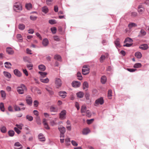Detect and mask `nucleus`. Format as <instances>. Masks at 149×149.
Returning <instances> with one entry per match:
<instances>
[{
  "instance_id": "nucleus-63",
  "label": "nucleus",
  "mask_w": 149,
  "mask_h": 149,
  "mask_svg": "<svg viewBox=\"0 0 149 149\" xmlns=\"http://www.w3.org/2000/svg\"><path fill=\"white\" fill-rule=\"evenodd\" d=\"M36 35L38 37L40 40H42V37L41 36L40 34L38 32H37L36 34Z\"/></svg>"
},
{
  "instance_id": "nucleus-60",
  "label": "nucleus",
  "mask_w": 149,
  "mask_h": 149,
  "mask_svg": "<svg viewBox=\"0 0 149 149\" xmlns=\"http://www.w3.org/2000/svg\"><path fill=\"white\" fill-rule=\"evenodd\" d=\"M137 13L135 12H133L131 13V15L133 17H135L137 16Z\"/></svg>"
},
{
  "instance_id": "nucleus-64",
  "label": "nucleus",
  "mask_w": 149,
  "mask_h": 149,
  "mask_svg": "<svg viewBox=\"0 0 149 149\" xmlns=\"http://www.w3.org/2000/svg\"><path fill=\"white\" fill-rule=\"evenodd\" d=\"M54 39L55 40L58 41L60 40V39L57 36H55L54 37Z\"/></svg>"
},
{
  "instance_id": "nucleus-20",
  "label": "nucleus",
  "mask_w": 149,
  "mask_h": 149,
  "mask_svg": "<svg viewBox=\"0 0 149 149\" xmlns=\"http://www.w3.org/2000/svg\"><path fill=\"white\" fill-rule=\"evenodd\" d=\"M49 44V41L47 38H45L43 39L42 42V44L45 46H47Z\"/></svg>"
},
{
  "instance_id": "nucleus-35",
  "label": "nucleus",
  "mask_w": 149,
  "mask_h": 149,
  "mask_svg": "<svg viewBox=\"0 0 149 149\" xmlns=\"http://www.w3.org/2000/svg\"><path fill=\"white\" fill-rule=\"evenodd\" d=\"M0 109L2 111L4 112L5 111V109L3 103V102H1L0 103Z\"/></svg>"
},
{
  "instance_id": "nucleus-53",
  "label": "nucleus",
  "mask_w": 149,
  "mask_h": 149,
  "mask_svg": "<svg viewBox=\"0 0 149 149\" xmlns=\"http://www.w3.org/2000/svg\"><path fill=\"white\" fill-rule=\"evenodd\" d=\"M23 60L25 62H30V60L29 58L27 56H25L23 57Z\"/></svg>"
},
{
  "instance_id": "nucleus-1",
  "label": "nucleus",
  "mask_w": 149,
  "mask_h": 149,
  "mask_svg": "<svg viewBox=\"0 0 149 149\" xmlns=\"http://www.w3.org/2000/svg\"><path fill=\"white\" fill-rule=\"evenodd\" d=\"M17 91L19 94H23L24 91H26L27 89L25 86L22 84L17 87Z\"/></svg>"
},
{
  "instance_id": "nucleus-39",
  "label": "nucleus",
  "mask_w": 149,
  "mask_h": 149,
  "mask_svg": "<svg viewBox=\"0 0 149 149\" xmlns=\"http://www.w3.org/2000/svg\"><path fill=\"white\" fill-rule=\"evenodd\" d=\"M46 90L49 92L50 95H52L54 94V92L52 91V89L49 88H46Z\"/></svg>"
},
{
  "instance_id": "nucleus-37",
  "label": "nucleus",
  "mask_w": 149,
  "mask_h": 149,
  "mask_svg": "<svg viewBox=\"0 0 149 149\" xmlns=\"http://www.w3.org/2000/svg\"><path fill=\"white\" fill-rule=\"evenodd\" d=\"M65 142L66 145L68 146L70 144V139L69 138H66L65 139Z\"/></svg>"
},
{
  "instance_id": "nucleus-19",
  "label": "nucleus",
  "mask_w": 149,
  "mask_h": 149,
  "mask_svg": "<svg viewBox=\"0 0 149 149\" xmlns=\"http://www.w3.org/2000/svg\"><path fill=\"white\" fill-rule=\"evenodd\" d=\"M90 94L88 93H86L85 94V97L86 99L87 100V103L88 104H89L91 102V101L89 99Z\"/></svg>"
},
{
  "instance_id": "nucleus-47",
  "label": "nucleus",
  "mask_w": 149,
  "mask_h": 149,
  "mask_svg": "<svg viewBox=\"0 0 149 149\" xmlns=\"http://www.w3.org/2000/svg\"><path fill=\"white\" fill-rule=\"evenodd\" d=\"M51 31L52 33L54 34L56 33L57 29L56 27H53L51 28Z\"/></svg>"
},
{
  "instance_id": "nucleus-38",
  "label": "nucleus",
  "mask_w": 149,
  "mask_h": 149,
  "mask_svg": "<svg viewBox=\"0 0 149 149\" xmlns=\"http://www.w3.org/2000/svg\"><path fill=\"white\" fill-rule=\"evenodd\" d=\"M141 64L140 63H137L134 64L133 67L135 68H138L141 67Z\"/></svg>"
},
{
  "instance_id": "nucleus-28",
  "label": "nucleus",
  "mask_w": 149,
  "mask_h": 149,
  "mask_svg": "<svg viewBox=\"0 0 149 149\" xmlns=\"http://www.w3.org/2000/svg\"><path fill=\"white\" fill-rule=\"evenodd\" d=\"M107 81V78L105 76H103L102 77L101 79V81L102 84H104Z\"/></svg>"
},
{
  "instance_id": "nucleus-9",
  "label": "nucleus",
  "mask_w": 149,
  "mask_h": 149,
  "mask_svg": "<svg viewBox=\"0 0 149 149\" xmlns=\"http://www.w3.org/2000/svg\"><path fill=\"white\" fill-rule=\"evenodd\" d=\"M55 84L58 88L61 87L62 85L61 80L59 78H56L55 79Z\"/></svg>"
},
{
  "instance_id": "nucleus-58",
  "label": "nucleus",
  "mask_w": 149,
  "mask_h": 149,
  "mask_svg": "<svg viewBox=\"0 0 149 149\" xmlns=\"http://www.w3.org/2000/svg\"><path fill=\"white\" fill-rule=\"evenodd\" d=\"M26 66L29 69L31 70L32 69L33 65L32 64H29L26 65Z\"/></svg>"
},
{
  "instance_id": "nucleus-52",
  "label": "nucleus",
  "mask_w": 149,
  "mask_h": 149,
  "mask_svg": "<svg viewBox=\"0 0 149 149\" xmlns=\"http://www.w3.org/2000/svg\"><path fill=\"white\" fill-rule=\"evenodd\" d=\"M86 116L88 117H90L91 116V113L90 111L89 110H87L86 112Z\"/></svg>"
},
{
  "instance_id": "nucleus-31",
  "label": "nucleus",
  "mask_w": 149,
  "mask_h": 149,
  "mask_svg": "<svg viewBox=\"0 0 149 149\" xmlns=\"http://www.w3.org/2000/svg\"><path fill=\"white\" fill-rule=\"evenodd\" d=\"M84 95V93L81 92H79L77 93V97L79 98H82L83 97Z\"/></svg>"
},
{
  "instance_id": "nucleus-41",
  "label": "nucleus",
  "mask_w": 149,
  "mask_h": 149,
  "mask_svg": "<svg viewBox=\"0 0 149 149\" xmlns=\"http://www.w3.org/2000/svg\"><path fill=\"white\" fill-rule=\"evenodd\" d=\"M25 7L28 10H30L32 8V5L30 3H28L26 4Z\"/></svg>"
},
{
  "instance_id": "nucleus-54",
  "label": "nucleus",
  "mask_w": 149,
  "mask_h": 149,
  "mask_svg": "<svg viewBox=\"0 0 149 149\" xmlns=\"http://www.w3.org/2000/svg\"><path fill=\"white\" fill-rule=\"evenodd\" d=\"M37 17L33 15L30 16V19L32 21L36 20L37 19Z\"/></svg>"
},
{
  "instance_id": "nucleus-11",
  "label": "nucleus",
  "mask_w": 149,
  "mask_h": 149,
  "mask_svg": "<svg viewBox=\"0 0 149 149\" xmlns=\"http://www.w3.org/2000/svg\"><path fill=\"white\" fill-rule=\"evenodd\" d=\"M6 52L9 55H13L14 53V51L12 48L10 47H8L6 48Z\"/></svg>"
},
{
  "instance_id": "nucleus-26",
  "label": "nucleus",
  "mask_w": 149,
  "mask_h": 149,
  "mask_svg": "<svg viewBox=\"0 0 149 149\" xmlns=\"http://www.w3.org/2000/svg\"><path fill=\"white\" fill-rule=\"evenodd\" d=\"M115 44L116 47H120V39L118 38L116 39L114 42Z\"/></svg>"
},
{
  "instance_id": "nucleus-57",
  "label": "nucleus",
  "mask_w": 149,
  "mask_h": 149,
  "mask_svg": "<svg viewBox=\"0 0 149 149\" xmlns=\"http://www.w3.org/2000/svg\"><path fill=\"white\" fill-rule=\"evenodd\" d=\"M127 70L131 72H134L136 70L135 68H127Z\"/></svg>"
},
{
  "instance_id": "nucleus-51",
  "label": "nucleus",
  "mask_w": 149,
  "mask_h": 149,
  "mask_svg": "<svg viewBox=\"0 0 149 149\" xmlns=\"http://www.w3.org/2000/svg\"><path fill=\"white\" fill-rule=\"evenodd\" d=\"M36 122L38 124L40 125L41 124L40 119L39 116L36 117Z\"/></svg>"
},
{
  "instance_id": "nucleus-12",
  "label": "nucleus",
  "mask_w": 149,
  "mask_h": 149,
  "mask_svg": "<svg viewBox=\"0 0 149 149\" xmlns=\"http://www.w3.org/2000/svg\"><path fill=\"white\" fill-rule=\"evenodd\" d=\"M146 34V31L144 30L143 29H141L139 35L138 36L139 37H141L145 36Z\"/></svg>"
},
{
  "instance_id": "nucleus-25",
  "label": "nucleus",
  "mask_w": 149,
  "mask_h": 149,
  "mask_svg": "<svg viewBox=\"0 0 149 149\" xmlns=\"http://www.w3.org/2000/svg\"><path fill=\"white\" fill-rule=\"evenodd\" d=\"M86 111V107L84 105L82 106L81 110V113H85Z\"/></svg>"
},
{
  "instance_id": "nucleus-22",
  "label": "nucleus",
  "mask_w": 149,
  "mask_h": 149,
  "mask_svg": "<svg viewBox=\"0 0 149 149\" xmlns=\"http://www.w3.org/2000/svg\"><path fill=\"white\" fill-rule=\"evenodd\" d=\"M54 59L57 61L61 62L62 61L61 57V56L58 54H56L54 55Z\"/></svg>"
},
{
  "instance_id": "nucleus-27",
  "label": "nucleus",
  "mask_w": 149,
  "mask_h": 149,
  "mask_svg": "<svg viewBox=\"0 0 149 149\" xmlns=\"http://www.w3.org/2000/svg\"><path fill=\"white\" fill-rule=\"evenodd\" d=\"M135 56L138 59L141 58L142 57V54L141 53L139 52H136L135 54Z\"/></svg>"
},
{
  "instance_id": "nucleus-2",
  "label": "nucleus",
  "mask_w": 149,
  "mask_h": 149,
  "mask_svg": "<svg viewBox=\"0 0 149 149\" xmlns=\"http://www.w3.org/2000/svg\"><path fill=\"white\" fill-rule=\"evenodd\" d=\"M13 9L15 11L18 12L22 10V7L21 4L19 3H15L13 6Z\"/></svg>"
},
{
  "instance_id": "nucleus-46",
  "label": "nucleus",
  "mask_w": 149,
  "mask_h": 149,
  "mask_svg": "<svg viewBox=\"0 0 149 149\" xmlns=\"http://www.w3.org/2000/svg\"><path fill=\"white\" fill-rule=\"evenodd\" d=\"M49 22L51 24H54L56 23V20L53 19H51L49 21Z\"/></svg>"
},
{
  "instance_id": "nucleus-59",
  "label": "nucleus",
  "mask_w": 149,
  "mask_h": 149,
  "mask_svg": "<svg viewBox=\"0 0 149 149\" xmlns=\"http://www.w3.org/2000/svg\"><path fill=\"white\" fill-rule=\"evenodd\" d=\"M71 143L74 146H77L78 145V143L74 141H71Z\"/></svg>"
},
{
  "instance_id": "nucleus-24",
  "label": "nucleus",
  "mask_w": 149,
  "mask_h": 149,
  "mask_svg": "<svg viewBox=\"0 0 149 149\" xmlns=\"http://www.w3.org/2000/svg\"><path fill=\"white\" fill-rule=\"evenodd\" d=\"M58 129L60 131V133L64 134L65 132V129L63 126H61L58 127Z\"/></svg>"
},
{
  "instance_id": "nucleus-62",
  "label": "nucleus",
  "mask_w": 149,
  "mask_h": 149,
  "mask_svg": "<svg viewBox=\"0 0 149 149\" xmlns=\"http://www.w3.org/2000/svg\"><path fill=\"white\" fill-rule=\"evenodd\" d=\"M93 120H94V119H91L90 120H87V123L88 124H91L93 122Z\"/></svg>"
},
{
  "instance_id": "nucleus-43",
  "label": "nucleus",
  "mask_w": 149,
  "mask_h": 149,
  "mask_svg": "<svg viewBox=\"0 0 149 149\" xmlns=\"http://www.w3.org/2000/svg\"><path fill=\"white\" fill-rule=\"evenodd\" d=\"M9 135L10 136H13L15 134V132L13 130H10L8 132Z\"/></svg>"
},
{
  "instance_id": "nucleus-5",
  "label": "nucleus",
  "mask_w": 149,
  "mask_h": 149,
  "mask_svg": "<svg viewBox=\"0 0 149 149\" xmlns=\"http://www.w3.org/2000/svg\"><path fill=\"white\" fill-rule=\"evenodd\" d=\"M104 102L103 98L102 97H101L96 100L95 102L94 105L97 106L99 104H102Z\"/></svg>"
},
{
  "instance_id": "nucleus-13",
  "label": "nucleus",
  "mask_w": 149,
  "mask_h": 149,
  "mask_svg": "<svg viewBox=\"0 0 149 149\" xmlns=\"http://www.w3.org/2000/svg\"><path fill=\"white\" fill-rule=\"evenodd\" d=\"M14 148L15 149H21L22 148V146L19 142H17L15 143Z\"/></svg>"
},
{
  "instance_id": "nucleus-30",
  "label": "nucleus",
  "mask_w": 149,
  "mask_h": 149,
  "mask_svg": "<svg viewBox=\"0 0 149 149\" xmlns=\"http://www.w3.org/2000/svg\"><path fill=\"white\" fill-rule=\"evenodd\" d=\"M5 67L7 68H11V64L10 63L8 62H6L4 63Z\"/></svg>"
},
{
  "instance_id": "nucleus-61",
  "label": "nucleus",
  "mask_w": 149,
  "mask_h": 149,
  "mask_svg": "<svg viewBox=\"0 0 149 149\" xmlns=\"http://www.w3.org/2000/svg\"><path fill=\"white\" fill-rule=\"evenodd\" d=\"M14 130L18 134H19L21 132V131L19 130L17 127H14Z\"/></svg>"
},
{
  "instance_id": "nucleus-4",
  "label": "nucleus",
  "mask_w": 149,
  "mask_h": 149,
  "mask_svg": "<svg viewBox=\"0 0 149 149\" xmlns=\"http://www.w3.org/2000/svg\"><path fill=\"white\" fill-rule=\"evenodd\" d=\"M66 111L64 110L61 111L59 114V118L61 120H64L66 118Z\"/></svg>"
},
{
  "instance_id": "nucleus-15",
  "label": "nucleus",
  "mask_w": 149,
  "mask_h": 149,
  "mask_svg": "<svg viewBox=\"0 0 149 149\" xmlns=\"http://www.w3.org/2000/svg\"><path fill=\"white\" fill-rule=\"evenodd\" d=\"M148 48V45L146 44L141 45L139 47V48L143 50H146Z\"/></svg>"
},
{
  "instance_id": "nucleus-42",
  "label": "nucleus",
  "mask_w": 149,
  "mask_h": 149,
  "mask_svg": "<svg viewBox=\"0 0 149 149\" xmlns=\"http://www.w3.org/2000/svg\"><path fill=\"white\" fill-rule=\"evenodd\" d=\"M112 91L111 90H109L108 92V97L109 99L111 98Z\"/></svg>"
},
{
  "instance_id": "nucleus-14",
  "label": "nucleus",
  "mask_w": 149,
  "mask_h": 149,
  "mask_svg": "<svg viewBox=\"0 0 149 149\" xmlns=\"http://www.w3.org/2000/svg\"><path fill=\"white\" fill-rule=\"evenodd\" d=\"M31 90L32 92H36L38 94H40L41 93L40 90L36 87L32 88L31 89Z\"/></svg>"
},
{
  "instance_id": "nucleus-48",
  "label": "nucleus",
  "mask_w": 149,
  "mask_h": 149,
  "mask_svg": "<svg viewBox=\"0 0 149 149\" xmlns=\"http://www.w3.org/2000/svg\"><path fill=\"white\" fill-rule=\"evenodd\" d=\"M14 108L15 111H18L21 110V109L20 107L16 105L14 106Z\"/></svg>"
},
{
  "instance_id": "nucleus-29",
  "label": "nucleus",
  "mask_w": 149,
  "mask_h": 149,
  "mask_svg": "<svg viewBox=\"0 0 149 149\" xmlns=\"http://www.w3.org/2000/svg\"><path fill=\"white\" fill-rule=\"evenodd\" d=\"M58 110L57 108L53 106H51L50 108V111L52 112H57Z\"/></svg>"
},
{
  "instance_id": "nucleus-3",
  "label": "nucleus",
  "mask_w": 149,
  "mask_h": 149,
  "mask_svg": "<svg viewBox=\"0 0 149 149\" xmlns=\"http://www.w3.org/2000/svg\"><path fill=\"white\" fill-rule=\"evenodd\" d=\"M89 68L87 65H84L82 70V74H88L89 72Z\"/></svg>"
},
{
  "instance_id": "nucleus-49",
  "label": "nucleus",
  "mask_w": 149,
  "mask_h": 149,
  "mask_svg": "<svg viewBox=\"0 0 149 149\" xmlns=\"http://www.w3.org/2000/svg\"><path fill=\"white\" fill-rule=\"evenodd\" d=\"M26 118L30 121H31L33 120V117L30 116L29 115H26Z\"/></svg>"
},
{
  "instance_id": "nucleus-33",
  "label": "nucleus",
  "mask_w": 149,
  "mask_h": 149,
  "mask_svg": "<svg viewBox=\"0 0 149 149\" xmlns=\"http://www.w3.org/2000/svg\"><path fill=\"white\" fill-rule=\"evenodd\" d=\"M133 42V40L132 39L129 37H127L125 39L124 42L125 43L127 42H129L130 43H132Z\"/></svg>"
},
{
  "instance_id": "nucleus-23",
  "label": "nucleus",
  "mask_w": 149,
  "mask_h": 149,
  "mask_svg": "<svg viewBox=\"0 0 149 149\" xmlns=\"http://www.w3.org/2000/svg\"><path fill=\"white\" fill-rule=\"evenodd\" d=\"M88 87V83L86 81H85L83 84V89L85 91H87Z\"/></svg>"
},
{
  "instance_id": "nucleus-44",
  "label": "nucleus",
  "mask_w": 149,
  "mask_h": 149,
  "mask_svg": "<svg viewBox=\"0 0 149 149\" xmlns=\"http://www.w3.org/2000/svg\"><path fill=\"white\" fill-rule=\"evenodd\" d=\"M1 131L2 133H5L6 132V128L5 126H2L1 128Z\"/></svg>"
},
{
  "instance_id": "nucleus-21",
  "label": "nucleus",
  "mask_w": 149,
  "mask_h": 149,
  "mask_svg": "<svg viewBox=\"0 0 149 149\" xmlns=\"http://www.w3.org/2000/svg\"><path fill=\"white\" fill-rule=\"evenodd\" d=\"M42 11L45 14L47 13L49 11V9L46 6H44L42 8Z\"/></svg>"
},
{
  "instance_id": "nucleus-34",
  "label": "nucleus",
  "mask_w": 149,
  "mask_h": 149,
  "mask_svg": "<svg viewBox=\"0 0 149 149\" xmlns=\"http://www.w3.org/2000/svg\"><path fill=\"white\" fill-rule=\"evenodd\" d=\"M90 132V130L88 128H85L83 129L82 133L84 134H87Z\"/></svg>"
},
{
  "instance_id": "nucleus-32",
  "label": "nucleus",
  "mask_w": 149,
  "mask_h": 149,
  "mask_svg": "<svg viewBox=\"0 0 149 149\" xmlns=\"http://www.w3.org/2000/svg\"><path fill=\"white\" fill-rule=\"evenodd\" d=\"M39 69L42 71H44L46 69L45 67L43 65H40L38 66Z\"/></svg>"
},
{
  "instance_id": "nucleus-10",
  "label": "nucleus",
  "mask_w": 149,
  "mask_h": 149,
  "mask_svg": "<svg viewBox=\"0 0 149 149\" xmlns=\"http://www.w3.org/2000/svg\"><path fill=\"white\" fill-rule=\"evenodd\" d=\"M26 100L28 104L30 105L32 104V99L30 95H27L26 99Z\"/></svg>"
},
{
  "instance_id": "nucleus-45",
  "label": "nucleus",
  "mask_w": 149,
  "mask_h": 149,
  "mask_svg": "<svg viewBox=\"0 0 149 149\" xmlns=\"http://www.w3.org/2000/svg\"><path fill=\"white\" fill-rule=\"evenodd\" d=\"M14 74H22V73L17 69L14 70Z\"/></svg>"
},
{
  "instance_id": "nucleus-17",
  "label": "nucleus",
  "mask_w": 149,
  "mask_h": 149,
  "mask_svg": "<svg viewBox=\"0 0 149 149\" xmlns=\"http://www.w3.org/2000/svg\"><path fill=\"white\" fill-rule=\"evenodd\" d=\"M43 123L44 125V127L47 130H49L50 129L47 123V120L45 119H44L43 120Z\"/></svg>"
},
{
  "instance_id": "nucleus-18",
  "label": "nucleus",
  "mask_w": 149,
  "mask_h": 149,
  "mask_svg": "<svg viewBox=\"0 0 149 149\" xmlns=\"http://www.w3.org/2000/svg\"><path fill=\"white\" fill-rule=\"evenodd\" d=\"M66 92L64 91H61L59 92V95L63 98H65L66 96Z\"/></svg>"
},
{
  "instance_id": "nucleus-8",
  "label": "nucleus",
  "mask_w": 149,
  "mask_h": 149,
  "mask_svg": "<svg viewBox=\"0 0 149 149\" xmlns=\"http://www.w3.org/2000/svg\"><path fill=\"white\" fill-rule=\"evenodd\" d=\"M80 82L74 81L72 83V86L74 88H77L80 86L81 85Z\"/></svg>"
},
{
  "instance_id": "nucleus-55",
  "label": "nucleus",
  "mask_w": 149,
  "mask_h": 149,
  "mask_svg": "<svg viewBox=\"0 0 149 149\" xmlns=\"http://www.w3.org/2000/svg\"><path fill=\"white\" fill-rule=\"evenodd\" d=\"M39 102L37 100H35L33 102L34 106L35 107H37L39 104Z\"/></svg>"
},
{
  "instance_id": "nucleus-16",
  "label": "nucleus",
  "mask_w": 149,
  "mask_h": 149,
  "mask_svg": "<svg viewBox=\"0 0 149 149\" xmlns=\"http://www.w3.org/2000/svg\"><path fill=\"white\" fill-rule=\"evenodd\" d=\"M39 139L40 141H44L45 140V139L43 134L42 133H40L38 135Z\"/></svg>"
},
{
  "instance_id": "nucleus-40",
  "label": "nucleus",
  "mask_w": 149,
  "mask_h": 149,
  "mask_svg": "<svg viewBox=\"0 0 149 149\" xmlns=\"http://www.w3.org/2000/svg\"><path fill=\"white\" fill-rule=\"evenodd\" d=\"M137 26V24L134 23H131L128 24V26L130 29L133 27L136 26Z\"/></svg>"
},
{
  "instance_id": "nucleus-50",
  "label": "nucleus",
  "mask_w": 149,
  "mask_h": 149,
  "mask_svg": "<svg viewBox=\"0 0 149 149\" xmlns=\"http://www.w3.org/2000/svg\"><path fill=\"white\" fill-rule=\"evenodd\" d=\"M1 97L4 98V99L6 96V94L4 91H3L2 90L1 91Z\"/></svg>"
},
{
  "instance_id": "nucleus-36",
  "label": "nucleus",
  "mask_w": 149,
  "mask_h": 149,
  "mask_svg": "<svg viewBox=\"0 0 149 149\" xmlns=\"http://www.w3.org/2000/svg\"><path fill=\"white\" fill-rule=\"evenodd\" d=\"M25 26L23 24H19L18 26L19 29L21 30H23L24 29Z\"/></svg>"
},
{
  "instance_id": "nucleus-6",
  "label": "nucleus",
  "mask_w": 149,
  "mask_h": 149,
  "mask_svg": "<svg viewBox=\"0 0 149 149\" xmlns=\"http://www.w3.org/2000/svg\"><path fill=\"white\" fill-rule=\"evenodd\" d=\"M45 76L46 75H41L40 77L41 81L44 83H47L49 81V79Z\"/></svg>"
},
{
  "instance_id": "nucleus-7",
  "label": "nucleus",
  "mask_w": 149,
  "mask_h": 149,
  "mask_svg": "<svg viewBox=\"0 0 149 149\" xmlns=\"http://www.w3.org/2000/svg\"><path fill=\"white\" fill-rule=\"evenodd\" d=\"M138 11L140 14H142L144 12L145 8L143 7L142 5L138 6Z\"/></svg>"
},
{
  "instance_id": "nucleus-56",
  "label": "nucleus",
  "mask_w": 149,
  "mask_h": 149,
  "mask_svg": "<svg viewBox=\"0 0 149 149\" xmlns=\"http://www.w3.org/2000/svg\"><path fill=\"white\" fill-rule=\"evenodd\" d=\"M105 56L104 55H102L100 58V62L101 63L102 62H103V60L105 59Z\"/></svg>"
}]
</instances>
